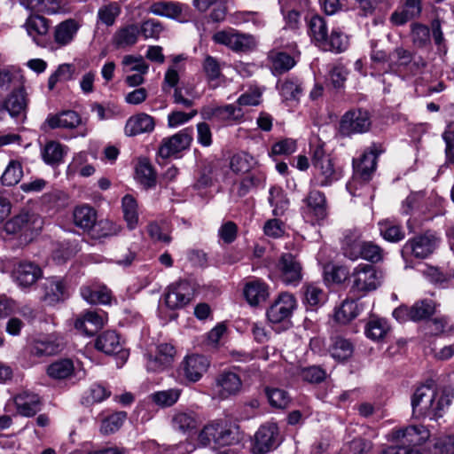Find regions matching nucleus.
Returning <instances> with one entry per match:
<instances>
[{
    "mask_svg": "<svg viewBox=\"0 0 454 454\" xmlns=\"http://www.w3.org/2000/svg\"><path fill=\"white\" fill-rule=\"evenodd\" d=\"M136 177L140 184L151 187L155 183V175L152 166L145 160H140L136 167Z\"/></svg>",
    "mask_w": 454,
    "mask_h": 454,
    "instance_id": "60",
    "label": "nucleus"
},
{
    "mask_svg": "<svg viewBox=\"0 0 454 454\" xmlns=\"http://www.w3.org/2000/svg\"><path fill=\"white\" fill-rule=\"evenodd\" d=\"M269 202L273 207L272 213L276 216H281L287 209L289 201L283 190L279 187H271L270 190Z\"/></svg>",
    "mask_w": 454,
    "mask_h": 454,
    "instance_id": "49",
    "label": "nucleus"
},
{
    "mask_svg": "<svg viewBox=\"0 0 454 454\" xmlns=\"http://www.w3.org/2000/svg\"><path fill=\"white\" fill-rule=\"evenodd\" d=\"M434 454H454V436L442 435L435 440Z\"/></svg>",
    "mask_w": 454,
    "mask_h": 454,
    "instance_id": "64",
    "label": "nucleus"
},
{
    "mask_svg": "<svg viewBox=\"0 0 454 454\" xmlns=\"http://www.w3.org/2000/svg\"><path fill=\"white\" fill-rule=\"evenodd\" d=\"M74 74V67L72 64H61L57 70L51 74L48 80L49 90H53L59 82H67L73 79Z\"/></svg>",
    "mask_w": 454,
    "mask_h": 454,
    "instance_id": "56",
    "label": "nucleus"
},
{
    "mask_svg": "<svg viewBox=\"0 0 454 454\" xmlns=\"http://www.w3.org/2000/svg\"><path fill=\"white\" fill-rule=\"evenodd\" d=\"M42 129H65L74 130L79 129L77 136L84 137L88 135L89 129L86 122L80 114L74 110H63L56 114H49L42 124Z\"/></svg>",
    "mask_w": 454,
    "mask_h": 454,
    "instance_id": "6",
    "label": "nucleus"
},
{
    "mask_svg": "<svg viewBox=\"0 0 454 454\" xmlns=\"http://www.w3.org/2000/svg\"><path fill=\"white\" fill-rule=\"evenodd\" d=\"M308 32L315 43L323 48L327 38V26L325 20L318 16H312L308 21Z\"/></svg>",
    "mask_w": 454,
    "mask_h": 454,
    "instance_id": "41",
    "label": "nucleus"
},
{
    "mask_svg": "<svg viewBox=\"0 0 454 454\" xmlns=\"http://www.w3.org/2000/svg\"><path fill=\"white\" fill-rule=\"evenodd\" d=\"M302 292L303 303L311 310H315L323 306L328 298L323 285L319 283L305 284L302 287Z\"/></svg>",
    "mask_w": 454,
    "mask_h": 454,
    "instance_id": "30",
    "label": "nucleus"
},
{
    "mask_svg": "<svg viewBox=\"0 0 454 454\" xmlns=\"http://www.w3.org/2000/svg\"><path fill=\"white\" fill-rule=\"evenodd\" d=\"M47 375L53 380H66L69 379L73 375H80V372L74 367L73 360L68 358L59 359L51 363L46 370ZM84 376V372H82Z\"/></svg>",
    "mask_w": 454,
    "mask_h": 454,
    "instance_id": "34",
    "label": "nucleus"
},
{
    "mask_svg": "<svg viewBox=\"0 0 454 454\" xmlns=\"http://www.w3.org/2000/svg\"><path fill=\"white\" fill-rule=\"evenodd\" d=\"M363 247L364 241L357 236H346L342 244L343 254L348 259L356 261L361 258Z\"/></svg>",
    "mask_w": 454,
    "mask_h": 454,
    "instance_id": "54",
    "label": "nucleus"
},
{
    "mask_svg": "<svg viewBox=\"0 0 454 454\" xmlns=\"http://www.w3.org/2000/svg\"><path fill=\"white\" fill-rule=\"evenodd\" d=\"M429 438V430L422 425L395 427L386 435L392 445L384 448L381 454H429L428 450L418 448Z\"/></svg>",
    "mask_w": 454,
    "mask_h": 454,
    "instance_id": "2",
    "label": "nucleus"
},
{
    "mask_svg": "<svg viewBox=\"0 0 454 454\" xmlns=\"http://www.w3.org/2000/svg\"><path fill=\"white\" fill-rule=\"evenodd\" d=\"M286 286H298L302 279V267L292 254H284L278 260L275 272Z\"/></svg>",
    "mask_w": 454,
    "mask_h": 454,
    "instance_id": "10",
    "label": "nucleus"
},
{
    "mask_svg": "<svg viewBox=\"0 0 454 454\" xmlns=\"http://www.w3.org/2000/svg\"><path fill=\"white\" fill-rule=\"evenodd\" d=\"M382 275L372 265L361 263L349 275L350 291L364 295L376 290L381 284Z\"/></svg>",
    "mask_w": 454,
    "mask_h": 454,
    "instance_id": "4",
    "label": "nucleus"
},
{
    "mask_svg": "<svg viewBox=\"0 0 454 454\" xmlns=\"http://www.w3.org/2000/svg\"><path fill=\"white\" fill-rule=\"evenodd\" d=\"M303 202L302 215L306 221L311 223H318L326 217V199L323 192L310 190Z\"/></svg>",
    "mask_w": 454,
    "mask_h": 454,
    "instance_id": "12",
    "label": "nucleus"
},
{
    "mask_svg": "<svg viewBox=\"0 0 454 454\" xmlns=\"http://www.w3.org/2000/svg\"><path fill=\"white\" fill-rule=\"evenodd\" d=\"M154 128L155 121L153 117L145 113H139L127 120L124 133L128 137H134L144 133H151Z\"/></svg>",
    "mask_w": 454,
    "mask_h": 454,
    "instance_id": "28",
    "label": "nucleus"
},
{
    "mask_svg": "<svg viewBox=\"0 0 454 454\" xmlns=\"http://www.w3.org/2000/svg\"><path fill=\"white\" fill-rule=\"evenodd\" d=\"M330 353L334 359L344 361L352 356L353 346L349 340L340 337H335L333 339Z\"/></svg>",
    "mask_w": 454,
    "mask_h": 454,
    "instance_id": "48",
    "label": "nucleus"
},
{
    "mask_svg": "<svg viewBox=\"0 0 454 454\" xmlns=\"http://www.w3.org/2000/svg\"><path fill=\"white\" fill-rule=\"evenodd\" d=\"M41 299L49 305L64 301L69 297V290L66 282L59 277H51L41 285Z\"/></svg>",
    "mask_w": 454,
    "mask_h": 454,
    "instance_id": "17",
    "label": "nucleus"
},
{
    "mask_svg": "<svg viewBox=\"0 0 454 454\" xmlns=\"http://www.w3.org/2000/svg\"><path fill=\"white\" fill-rule=\"evenodd\" d=\"M106 320L105 312L88 310L76 317L74 328L82 334L91 336L105 325Z\"/></svg>",
    "mask_w": 454,
    "mask_h": 454,
    "instance_id": "21",
    "label": "nucleus"
},
{
    "mask_svg": "<svg viewBox=\"0 0 454 454\" xmlns=\"http://www.w3.org/2000/svg\"><path fill=\"white\" fill-rule=\"evenodd\" d=\"M188 8L186 4L180 3L160 1L151 4L148 11L154 15L177 20Z\"/></svg>",
    "mask_w": 454,
    "mask_h": 454,
    "instance_id": "36",
    "label": "nucleus"
},
{
    "mask_svg": "<svg viewBox=\"0 0 454 454\" xmlns=\"http://www.w3.org/2000/svg\"><path fill=\"white\" fill-rule=\"evenodd\" d=\"M435 310V304L432 300H422L411 307V321H419L429 317Z\"/></svg>",
    "mask_w": 454,
    "mask_h": 454,
    "instance_id": "58",
    "label": "nucleus"
},
{
    "mask_svg": "<svg viewBox=\"0 0 454 454\" xmlns=\"http://www.w3.org/2000/svg\"><path fill=\"white\" fill-rule=\"evenodd\" d=\"M27 34L37 45H43L49 31L47 19L39 15H30L23 24Z\"/></svg>",
    "mask_w": 454,
    "mask_h": 454,
    "instance_id": "31",
    "label": "nucleus"
},
{
    "mask_svg": "<svg viewBox=\"0 0 454 454\" xmlns=\"http://www.w3.org/2000/svg\"><path fill=\"white\" fill-rule=\"evenodd\" d=\"M209 364V360L205 356L192 354L182 361L181 371L187 380L197 382L207 371Z\"/></svg>",
    "mask_w": 454,
    "mask_h": 454,
    "instance_id": "24",
    "label": "nucleus"
},
{
    "mask_svg": "<svg viewBox=\"0 0 454 454\" xmlns=\"http://www.w3.org/2000/svg\"><path fill=\"white\" fill-rule=\"evenodd\" d=\"M348 46V38L340 28H333L327 36L323 50L334 52L344 51Z\"/></svg>",
    "mask_w": 454,
    "mask_h": 454,
    "instance_id": "46",
    "label": "nucleus"
},
{
    "mask_svg": "<svg viewBox=\"0 0 454 454\" xmlns=\"http://www.w3.org/2000/svg\"><path fill=\"white\" fill-rule=\"evenodd\" d=\"M381 236L387 241L398 242L404 238V232L395 222L384 220L379 223Z\"/></svg>",
    "mask_w": 454,
    "mask_h": 454,
    "instance_id": "52",
    "label": "nucleus"
},
{
    "mask_svg": "<svg viewBox=\"0 0 454 454\" xmlns=\"http://www.w3.org/2000/svg\"><path fill=\"white\" fill-rule=\"evenodd\" d=\"M121 12V5L116 2L103 4L97 12V24L106 27L114 26Z\"/></svg>",
    "mask_w": 454,
    "mask_h": 454,
    "instance_id": "42",
    "label": "nucleus"
},
{
    "mask_svg": "<svg viewBox=\"0 0 454 454\" xmlns=\"http://www.w3.org/2000/svg\"><path fill=\"white\" fill-rule=\"evenodd\" d=\"M28 98L23 86L14 89L4 99V109L6 110L12 118H26Z\"/></svg>",
    "mask_w": 454,
    "mask_h": 454,
    "instance_id": "25",
    "label": "nucleus"
},
{
    "mask_svg": "<svg viewBox=\"0 0 454 454\" xmlns=\"http://www.w3.org/2000/svg\"><path fill=\"white\" fill-rule=\"evenodd\" d=\"M265 393L270 404L278 409H285L290 403L289 395L283 389L266 388Z\"/></svg>",
    "mask_w": 454,
    "mask_h": 454,
    "instance_id": "61",
    "label": "nucleus"
},
{
    "mask_svg": "<svg viewBox=\"0 0 454 454\" xmlns=\"http://www.w3.org/2000/svg\"><path fill=\"white\" fill-rule=\"evenodd\" d=\"M121 64L126 72L136 71L142 74L148 72L149 67L141 56L126 55Z\"/></svg>",
    "mask_w": 454,
    "mask_h": 454,
    "instance_id": "63",
    "label": "nucleus"
},
{
    "mask_svg": "<svg viewBox=\"0 0 454 454\" xmlns=\"http://www.w3.org/2000/svg\"><path fill=\"white\" fill-rule=\"evenodd\" d=\"M439 239L434 233L427 231L424 234L409 239L403 246V253L410 254L416 258H426L435 250Z\"/></svg>",
    "mask_w": 454,
    "mask_h": 454,
    "instance_id": "14",
    "label": "nucleus"
},
{
    "mask_svg": "<svg viewBox=\"0 0 454 454\" xmlns=\"http://www.w3.org/2000/svg\"><path fill=\"white\" fill-rule=\"evenodd\" d=\"M453 397L450 388L437 387L433 382L423 384L411 396L412 414L417 419L436 420L445 414Z\"/></svg>",
    "mask_w": 454,
    "mask_h": 454,
    "instance_id": "1",
    "label": "nucleus"
},
{
    "mask_svg": "<svg viewBox=\"0 0 454 454\" xmlns=\"http://www.w3.org/2000/svg\"><path fill=\"white\" fill-rule=\"evenodd\" d=\"M80 24L74 19H67L54 27V42L59 46L69 44L74 38Z\"/></svg>",
    "mask_w": 454,
    "mask_h": 454,
    "instance_id": "35",
    "label": "nucleus"
},
{
    "mask_svg": "<svg viewBox=\"0 0 454 454\" xmlns=\"http://www.w3.org/2000/svg\"><path fill=\"white\" fill-rule=\"evenodd\" d=\"M67 153V146L56 141L48 142L42 151L43 161L48 165H59Z\"/></svg>",
    "mask_w": 454,
    "mask_h": 454,
    "instance_id": "43",
    "label": "nucleus"
},
{
    "mask_svg": "<svg viewBox=\"0 0 454 454\" xmlns=\"http://www.w3.org/2000/svg\"><path fill=\"white\" fill-rule=\"evenodd\" d=\"M203 71L208 82L215 86L216 83L214 82L221 76V65L218 60L212 56H207L203 62Z\"/></svg>",
    "mask_w": 454,
    "mask_h": 454,
    "instance_id": "62",
    "label": "nucleus"
},
{
    "mask_svg": "<svg viewBox=\"0 0 454 454\" xmlns=\"http://www.w3.org/2000/svg\"><path fill=\"white\" fill-rule=\"evenodd\" d=\"M81 295L90 304H108L111 301V291L99 283L83 286L81 288Z\"/></svg>",
    "mask_w": 454,
    "mask_h": 454,
    "instance_id": "32",
    "label": "nucleus"
},
{
    "mask_svg": "<svg viewBox=\"0 0 454 454\" xmlns=\"http://www.w3.org/2000/svg\"><path fill=\"white\" fill-rule=\"evenodd\" d=\"M270 59L275 74L290 70L296 63L294 59L286 52H271Z\"/></svg>",
    "mask_w": 454,
    "mask_h": 454,
    "instance_id": "50",
    "label": "nucleus"
},
{
    "mask_svg": "<svg viewBox=\"0 0 454 454\" xmlns=\"http://www.w3.org/2000/svg\"><path fill=\"white\" fill-rule=\"evenodd\" d=\"M62 1L63 0H23V4L27 9L46 14H55L62 10Z\"/></svg>",
    "mask_w": 454,
    "mask_h": 454,
    "instance_id": "44",
    "label": "nucleus"
},
{
    "mask_svg": "<svg viewBox=\"0 0 454 454\" xmlns=\"http://www.w3.org/2000/svg\"><path fill=\"white\" fill-rule=\"evenodd\" d=\"M381 149L377 145H372L357 159L353 160L355 176L364 181H368L372 173L376 168L377 157L381 153Z\"/></svg>",
    "mask_w": 454,
    "mask_h": 454,
    "instance_id": "19",
    "label": "nucleus"
},
{
    "mask_svg": "<svg viewBox=\"0 0 454 454\" xmlns=\"http://www.w3.org/2000/svg\"><path fill=\"white\" fill-rule=\"evenodd\" d=\"M192 5L200 12H206L213 7L210 18L215 22L223 20L226 16V6L222 0H192Z\"/></svg>",
    "mask_w": 454,
    "mask_h": 454,
    "instance_id": "40",
    "label": "nucleus"
},
{
    "mask_svg": "<svg viewBox=\"0 0 454 454\" xmlns=\"http://www.w3.org/2000/svg\"><path fill=\"white\" fill-rule=\"evenodd\" d=\"M363 303L356 301H344L341 305L335 309L334 319L336 322L345 325L356 318L363 310Z\"/></svg>",
    "mask_w": 454,
    "mask_h": 454,
    "instance_id": "39",
    "label": "nucleus"
},
{
    "mask_svg": "<svg viewBox=\"0 0 454 454\" xmlns=\"http://www.w3.org/2000/svg\"><path fill=\"white\" fill-rule=\"evenodd\" d=\"M193 289L189 282L181 280L169 285L163 294V304L176 311L186 307L193 299Z\"/></svg>",
    "mask_w": 454,
    "mask_h": 454,
    "instance_id": "9",
    "label": "nucleus"
},
{
    "mask_svg": "<svg viewBox=\"0 0 454 454\" xmlns=\"http://www.w3.org/2000/svg\"><path fill=\"white\" fill-rule=\"evenodd\" d=\"M42 223V219L37 215L24 212L7 221L3 231L6 234H15L21 231L33 232L40 230Z\"/></svg>",
    "mask_w": 454,
    "mask_h": 454,
    "instance_id": "23",
    "label": "nucleus"
},
{
    "mask_svg": "<svg viewBox=\"0 0 454 454\" xmlns=\"http://www.w3.org/2000/svg\"><path fill=\"white\" fill-rule=\"evenodd\" d=\"M371 127L369 113L361 109L347 112L340 120V131L344 136L364 133Z\"/></svg>",
    "mask_w": 454,
    "mask_h": 454,
    "instance_id": "13",
    "label": "nucleus"
},
{
    "mask_svg": "<svg viewBox=\"0 0 454 454\" xmlns=\"http://www.w3.org/2000/svg\"><path fill=\"white\" fill-rule=\"evenodd\" d=\"M256 164V160L245 152L234 154L230 160L231 169L237 174H245L254 168Z\"/></svg>",
    "mask_w": 454,
    "mask_h": 454,
    "instance_id": "45",
    "label": "nucleus"
},
{
    "mask_svg": "<svg viewBox=\"0 0 454 454\" xmlns=\"http://www.w3.org/2000/svg\"><path fill=\"white\" fill-rule=\"evenodd\" d=\"M180 395L181 389L169 388L151 394L150 399L158 406L165 408L173 406L176 403Z\"/></svg>",
    "mask_w": 454,
    "mask_h": 454,
    "instance_id": "47",
    "label": "nucleus"
},
{
    "mask_svg": "<svg viewBox=\"0 0 454 454\" xmlns=\"http://www.w3.org/2000/svg\"><path fill=\"white\" fill-rule=\"evenodd\" d=\"M201 423L200 415L188 409L174 410L170 415V425L173 430L182 434H191Z\"/></svg>",
    "mask_w": 454,
    "mask_h": 454,
    "instance_id": "22",
    "label": "nucleus"
},
{
    "mask_svg": "<svg viewBox=\"0 0 454 454\" xmlns=\"http://www.w3.org/2000/svg\"><path fill=\"white\" fill-rule=\"evenodd\" d=\"M296 308L297 301L294 295L284 292L279 294L268 308L266 316L273 326L282 325L283 328H286L290 325V319Z\"/></svg>",
    "mask_w": 454,
    "mask_h": 454,
    "instance_id": "8",
    "label": "nucleus"
},
{
    "mask_svg": "<svg viewBox=\"0 0 454 454\" xmlns=\"http://www.w3.org/2000/svg\"><path fill=\"white\" fill-rule=\"evenodd\" d=\"M60 339L57 334L40 335L33 339L26 348L24 356H28L25 367H31L43 356H52L59 350Z\"/></svg>",
    "mask_w": 454,
    "mask_h": 454,
    "instance_id": "7",
    "label": "nucleus"
},
{
    "mask_svg": "<svg viewBox=\"0 0 454 454\" xmlns=\"http://www.w3.org/2000/svg\"><path fill=\"white\" fill-rule=\"evenodd\" d=\"M22 176L21 164L17 160H11L2 175V184L7 186L15 185L20 181Z\"/></svg>",
    "mask_w": 454,
    "mask_h": 454,
    "instance_id": "55",
    "label": "nucleus"
},
{
    "mask_svg": "<svg viewBox=\"0 0 454 454\" xmlns=\"http://www.w3.org/2000/svg\"><path fill=\"white\" fill-rule=\"evenodd\" d=\"M236 428L225 419H215L206 424L198 434V444L207 447L211 443L226 446L236 441Z\"/></svg>",
    "mask_w": 454,
    "mask_h": 454,
    "instance_id": "3",
    "label": "nucleus"
},
{
    "mask_svg": "<svg viewBox=\"0 0 454 454\" xmlns=\"http://www.w3.org/2000/svg\"><path fill=\"white\" fill-rule=\"evenodd\" d=\"M42 276V269L30 262H20L12 271L13 281L22 289L33 286Z\"/></svg>",
    "mask_w": 454,
    "mask_h": 454,
    "instance_id": "20",
    "label": "nucleus"
},
{
    "mask_svg": "<svg viewBox=\"0 0 454 454\" xmlns=\"http://www.w3.org/2000/svg\"><path fill=\"white\" fill-rule=\"evenodd\" d=\"M175 347L169 343H160L155 350L145 354V367L148 372H160L169 367L175 358Z\"/></svg>",
    "mask_w": 454,
    "mask_h": 454,
    "instance_id": "11",
    "label": "nucleus"
},
{
    "mask_svg": "<svg viewBox=\"0 0 454 454\" xmlns=\"http://www.w3.org/2000/svg\"><path fill=\"white\" fill-rule=\"evenodd\" d=\"M192 140V130L189 129H182L176 134L164 138L159 148V155L162 158H169L176 155L184 150H186Z\"/></svg>",
    "mask_w": 454,
    "mask_h": 454,
    "instance_id": "18",
    "label": "nucleus"
},
{
    "mask_svg": "<svg viewBox=\"0 0 454 454\" xmlns=\"http://www.w3.org/2000/svg\"><path fill=\"white\" fill-rule=\"evenodd\" d=\"M411 38L413 44L418 48H426L429 46L431 42L429 27L419 23L412 24Z\"/></svg>",
    "mask_w": 454,
    "mask_h": 454,
    "instance_id": "53",
    "label": "nucleus"
},
{
    "mask_svg": "<svg viewBox=\"0 0 454 454\" xmlns=\"http://www.w3.org/2000/svg\"><path fill=\"white\" fill-rule=\"evenodd\" d=\"M242 387V381L238 374L232 372L220 373L213 387L214 397L219 400H225L236 395Z\"/></svg>",
    "mask_w": 454,
    "mask_h": 454,
    "instance_id": "16",
    "label": "nucleus"
},
{
    "mask_svg": "<svg viewBox=\"0 0 454 454\" xmlns=\"http://www.w3.org/2000/svg\"><path fill=\"white\" fill-rule=\"evenodd\" d=\"M14 403L19 414L32 417L41 410V400L37 394L23 391L14 397Z\"/></svg>",
    "mask_w": 454,
    "mask_h": 454,
    "instance_id": "29",
    "label": "nucleus"
},
{
    "mask_svg": "<svg viewBox=\"0 0 454 454\" xmlns=\"http://www.w3.org/2000/svg\"><path fill=\"white\" fill-rule=\"evenodd\" d=\"M280 442L278 427L274 423L262 426L254 435L253 450L255 454H265Z\"/></svg>",
    "mask_w": 454,
    "mask_h": 454,
    "instance_id": "15",
    "label": "nucleus"
},
{
    "mask_svg": "<svg viewBox=\"0 0 454 454\" xmlns=\"http://www.w3.org/2000/svg\"><path fill=\"white\" fill-rule=\"evenodd\" d=\"M139 35V26L136 24L128 25L114 33L113 43L117 48L129 47L137 43Z\"/></svg>",
    "mask_w": 454,
    "mask_h": 454,
    "instance_id": "38",
    "label": "nucleus"
},
{
    "mask_svg": "<svg viewBox=\"0 0 454 454\" xmlns=\"http://www.w3.org/2000/svg\"><path fill=\"white\" fill-rule=\"evenodd\" d=\"M96 348L107 355H119L122 360L121 364L127 360L129 353L121 349L119 335L114 331H106L98 337L95 343Z\"/></svg>",
    "mask_w": 454,
    "mask_h": 454,
    "instance_id": "27",
    "label": "nucleus"
},
{
    "mask_svg": "<svg viewBox=\"0 0 454 454\" xmlns=\"http://www.w3.org/2000/svg\"><path fill=\"white\" fill-rule=\"evenodd\" d=\"M389 330L387 322L382 318L371 319L365 327V335L372 340H380L385 337Z\"/></svg>",
    "mask_w": 454,
    "mask_h": 454,
    "instance_id": "51",
    "label": "nucleus"
},
{
    "mask_svg": "<svg viewBox=\"0 0 454 454\" xmlns=\"http://www.w3.org/2000/svg\"><path fill=\"white\" fill-rule=\"evenodd\" d=\"M121 211L127 228L135 230L139 223V213L137 201L132 195L126 194L121 199Z\"/></svg>",
    "mask_w": 454,
    "mask_h": 454,
    "instance_id": "37",
    "label": "nucleus"
},
{
    "mask_svg": "<svg viewBox=\"0 0 454 454\" xmlns=\"http://www.w3.org/2000/svg\"><path fill=\"white\" fill-rule=\"evenodd\" d=\"M127 418L124 411L115 412L102 420L100 432L104 434H109L116 432L122 426Z\"/></svg>",
    "mask_w": 454,
    "mask_h": 454,
    "instance_id": "59",
    "label": "nucleus"
},
{
    "mask_svg": "<svg viewBox=\"0 0 454 454\" xmlns=\"http://www.w3.org/2000/svg\"><path fill=\"white\" fill-rule=\"evenodd\" d=\"M243 295L250 306L257 307L269 298V286L262 279H250L244 285Z\"/></svg>",
    "mask_w": 454,
    "mask_h": 454,
    "instance_id": "26",
    "label": "nucleus"
},
{
    "mask_svg": "<svg viewBox=\"0 0 454 454\" xmlns=\"http://www.w3.org/2000/svg\"><path fill=\"white\" fill-rule=\"evenodd\" d=\"M97 218L96 209L88 204L79 205L74 208V223L84 231H90L95 226Z\"/></svg>",
    "mask_w": 454,
    "mask_h": 454,
    "instance_id": "33",
    "label": "nucleus"
},
{
    "mask_svg": "<svg viewBox=\"0 0 454 454\" xmlns=\"http://www.w3.org/2000/svg\"><path fill=\"white\" fill-rule=\"evenodd\" d=\"M312 165L314 168L312 182H314L316 185L327 186L340 177V173L335 168L332 158L325 153L321 145H317L313 149Z\"/></svg>",
    "mask_w": 454,
    "mask_h": 454,
    "instance_id": "5",
    "label": "nucleus"
},
{
    "mask_svg": "<svg viewBox=\"0 0 454 454\" xmlns=\"http://www.w3.org/2000/svg\"><path fill=\"white\" fill-rule=\"evenodd\" d=\"M90 111L97 114L98 121H107L121 115V110L114 104L102 105L93 102L90 105Z\"/></svg>",
    "mask_w": 454,
    "mask_h": 454,
    "instance_id": "57",
    "label": "nucleus"
}]
</instances>
